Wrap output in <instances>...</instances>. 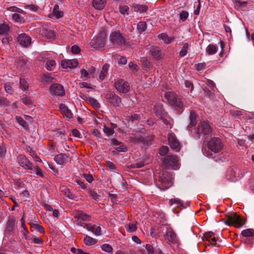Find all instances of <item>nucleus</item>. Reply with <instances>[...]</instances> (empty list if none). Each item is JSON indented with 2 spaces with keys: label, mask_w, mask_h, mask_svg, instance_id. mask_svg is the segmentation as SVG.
Segmentation results:
<instances>
[{
  "label": "nucleus",
  "mask_w": 254,
  "mask_h": 254,
  "mask_svg": "<svg viewBox=\"0 0 254 254\" xmlns=\"http://www.w3.org/2000/svg\"><path fill=\"white\" fill-rule=\"evenodd\" d=\"M9 29V23L3 22L0 24V35L5 34L8 32Z\"/></svg>",
  "instance_id": "2f4dec72"
},
{
  "label": "nucleus",
  "mask_w": 254,
  "mask_h": 254,
  "mask_svg": "<svg viewBox=\"0 0 254 254\" xmlns=\"http://www.w3.org/2000/svg\"><path fill=\"white\" fill-rule=\"evenodd\" d=\"M168 140L169 144L173 150L175 152H179L182 145L179 140L177 138L175 134L170 132L168 134Z\"/></svg>",
  "instance_id": "6e6552de"
},
{
  "label": "nucleus",
  "mask_w": 254,
  "mask_h": 254,
  "mask_svg": "<svg viewBox=\"0 0 254 254\" xmlns=\"http://www.w3.org/2000/svg\"><path fill=\"white\" fill-rule=\"evenodd\" d=\"M164 97L169 104L178 107L181 109L184 108V104L177 98L176 95L174 92L170 91L166 92Z\"/></svg>",
  "instance_id": "423d86ee"
},
{
  "label": "nucleus",
  "mask_w": 254,
  "mask_h": 254,
  "mask_svg": "<svg viewBox=\"0 0 254 254\" xmlns=\"http://www.w3.org/2000/svg\"><path fill=\"white\" fill-rule=\"evenodd\" d=\"M55 161L60 165H62L69 160V157L64 154H59L54 158Z\"/></svg>",
  "instance_id": "4be33fe9"
},
{
  "label": "nucleus",
  "mask_w": 254,
  "mask_h": 254,
  "mask_svg": "<svg viewBox=\"0 0 254 254\" xmlns=\"http://www.w3.org/2000/svg\"><path fill=\"white\" fill-rule=\"evenodd\" d=\"M81 77L83 80L87 79L90 78V74L85 69H82L80 70Z\"/></svg>",
  "instance_id": "3c124183"
},
{
  "label": "nucleus",
  "mask_w": 254,
  "mask_h": 254,
  "mask_svg": "<svg viewBox=\"0 0 254 254\" xmlns=\"http://www.w3.org/2000/svg\"><path fill=\"white\" fill-rule=\"evenodd\" d=\"M75 218L77 225L82 227L87 231L92 232L96 236H100L102 235V231L100 225L87 223V222L91 220L90 215L82 211H79L76 213Z\"/></svg>",
  "instance_id": "f257e3e1"
},
{
  "label": "nucleus",
  "mask_w": 254,
  "mask_h": 254,
  "mask_svg": "<svg viewBox=\"0 0 254 254\" xmlns=\"http://www.w3.org/2000/svg\"><path fill=\"white\" fill-rule=\"evenodd\" d=\"M89 103L92 105L95 108H99L100 106L97 100L93 98H90L89 99Z\"/></svg>",
  "instance_id": "8fccbe9b"
},
{
  "label": "nucleus",
  "mask_w": 254,
  "mask_h": 254,
  "mask_svg": "<svg viewBox=\"0 0 254 254\" xmlns=\"http://www.w3.org/2000/svg\"><path fill=\"white\" fill-rule=\"evenodd\" d=\"M17 41L23 47H26L31 43V38L24 33H21L17 37Z\"/></svg>",
  "instance_id": "f3484780"
},
{
  "label": "nucleus",
  "mask_w": 254,
  "mask_h": 254,
  "mask_svg": "<svg viewBox=\"0 0 254 254\" xmlns=\"http://www.w3.org/2000/svg\"><path fill=\"white\" fill-rule=\"evenodd\" d=\"M110 40L114 45L122 46L125 44V38L119 31L112 32L110 36Z\"/></svg>",
  "instance_id": "9d476101"
},
{
  "label": "nucleus",
  "mask_w": 254,
  "mask_h": 254,
  "mask_svg": "<svg viewBox=\"0 0 254 254\" xmlns=\"http://www.w3.org/2000/svg\"><path fill=\"white\" fill-rule=\"evenodd\" d=\"M50 92L53 96H62L64 94V90L61 84L54 83L51 86Z\"/></svg>",
  "instance_id": "4468645a"
},
{
  "label": "nucleus",
  "mask_w": 254,
  "mask_h": 254,
  "mask_svg": "<svg viewBox=\"0 0 254 254\" xmlns=\"http://www.w3.org/2000/svg\"><path fill=\"white\" fill-rule=\"evenodd\" d=\"M244 220L240 215L236 213H232L227 216L226 223L229 225H233L235 227H239L244 224Z\"/></svg>",
  "instance_id": "1a4fd4ad"
},
{
  "label": "nucleus",
  "mask_w": 254,
  "mask_h": 254,
  "mask_svg": "<svg viewBox=\"0 0 254 254\" xmlns=\"http://www.w3.org/2000/svg\"><path fill=\"white\" fill-rule=\"evenodd\" d=\"M61 191L63 194L70 199L75 200V195L69 190V189L63 187L61 189Z\"/></svg>",
  "instance_id": "a878e982"
},
{
  "label": "nucleus",
  "mask_w": 254,
  "mask_h": 254,
  "mask_svg": "<svg viewBox=\"0 0 254 254\" xmlns=\"http://www.w3.org/2000/svg\"><path fill=\"white\" fill-rule=\"evenodd\" d=\"M116 89L119 92L127 93L129 89L128 83L123 79H118L115 83Z\"/></svg>",
  "instance_id": "f8f14e48"
},
{
  "label": "nucleus",
  "mask_w": 254,
  "mask_h": 254,
  "mask_svg": "<svg viewBox=\"0 0 254 254\" xmlns=\"http://www.w3.org/2000/svg\"><path fill=\"white\" fill-rule=\"evenodd\" d=\"M206 66L204 63H198L195 64V68L198 71H201L205 69Z\"/></svg>",
  "instance_id": "13d9d810"
},
{
  "label": "nucleus",
  "mask_w": 254,
  "mask_h": 254,
  "mask_svg": "<svg viewBox=\"0 0 254 254\" xmlns=\"http://www.w3.org/2000/svg\"><path fill=\"white\" fill-rule=\"evenodd\" d=\"M125 228L127 232L129 233H132L137 230V226L136 223L134 222L129 223L125 226Z\"/></svg>",
  "instance_id": "72a5a7b5"
},
{
  "label": "nucleus",
  "mask_w": 254,
  "mask_h": 254,
  "mask_svg": "<svg viewBox=\"0 0 254 254\" xmlns=\"http://www.w3.org/2000/svg\"><path fill=\"white\" fill-rule=\"evenodd\" d=\"M154 112L155 115L160 118H162L163 117L165 116V113L163 109V106L161 103H156L154 105Z\"/></svg>",
  "instance_id": "412c9836"
},
{
  "label": "nucleus",
  "mask_w": 254,
  "mask_h": 254,
  "mask_svg": "<svg viewBox=\"0 0 254 254\" xmlns=\"http://www.w3.org/2000/svg\"><path fill=\"white\" fill-rule=\"evenodd\" d=\"M90 196L95 200L99 201L101 199L102 196L100 192H97L94 190H91L89 191Z\"/></svg>",
  "instance_id": "473e14b6"
},
{
  "label": "nucleus",
  "mask_w": 254,
  "mask_h": 254,
  "mask_svg": "<svg viewBox=\"0 0 254 254\" xmlns=\"http://www.w3.org/2000/svg\"><path fill=\"white\" fill-rule=\"evenodd\" d=\"M169 148L167 146H163L159 149V154L162 156L165 155L168 152Z\"/></svg>",
  "instance_id": "864d4df0"
},
{
  "label": "nucleus",
  "mask_w": 254,
  "mask_h": 254,
  "mask_svg": "<svg viewBox=\"0 0 254 254\" xmlns=\"http://www.w3.org/2000/svg\"><path fill=\"white\" fill-rule=\"evenodd\" d=\"M212 131L211 128L209 124L205 121L200 123L197 128V133L199 135L208 134Z\"/></svg>",
  "instance_id": "ddd939ff"
},
{
  "label": "nucleus",
  "mask_w": 254,
  "mask_h": 254,
  "mask_svg": "<svg viewBox=\"0 0 254 254\" xmlns=\"http://www.w3.org/2000/svg\"><path fill=\"white\" fill-rule=\"evenodd\" d=\"M60 109L63 115L67 119H70L72 118V114L71 111L64 104H61L60 105Z\"/></svg>",
  "instance_id": "5701e85b"
},
{
  "label": "nucleus",
  "mask_w": 254,
  "mask_h": 254,
  "mask_svg": "<svg viewBox=\"0 0 254 254\" xmlns=\"http://www.w3.org/2000/svg\"><path fill=\"white\" fill-rule=\"evenodd\" d=\"M15 120L16 122L24 128H26L28 127L27 123L20 117L16 116Z\"/></svg>",
  "instance_id": "37998d69"
},
{
  "label": "nucleus",
  "mask_w": 254,
  "mask_h": 254,
  "mask_svg": "<svg viewBox=\"0 0 254 254\" xmlns=\"http://www.w3.org/2000/svg\"><path fill=\"white\" fill-rule=\"evenodd\" d=\"M78 64V61L76 59L63 60L61 62V66L64 69L74 68L77 66Z\"/></svg>",
  "instance_id": "a211bd4d"
},
{
  "label": "nucleus",
  "mask_w": 254,
  "mask_h": 254,
  "mask_svg": "<svg viewBox=\"0 0 254 254\" xmlns=\"http://www.w3.org/2000/svg\"><path fill=\"white\" fill-rule=\"evenodd\" d=\"M71 251L74 254H88L87 253L84 252L80 249H76L74 248H71Z\"/></svg>",
  "instance_id": "bf43d9fd"
},
{
  "label": "nucleus",
  "mask_w": 254,
  "mask_h": 254,
  "mask_svg": "<svg viewBox=\"0 0 254 254\" xmlns=\"http://www.w3.org/2000/svg\"><path fill=\"white\" fill-rule=\"evenodd\" d=\"M141 62L143 69L147 70L149 68L150 66V63L147 59L145 58H142L141 59Z\"/></svg>",
  "instance_id": "79ce46f5"
},
{
  "label": "nucleus",
  "mask_w": 254,
  "mask_h": 254,
  "mask_svg": "<svg viewBox=\"0 0 254 254\" xmlns=\"http://www.w3.org/2000/svg\"><path fill=\"white\" fill-rule=\"evenodd\" d=\"M169 202L171 205H173L174 203L177 204L178 206H182L183 205L182 200L179 198H172L170 200Z\"/></svg>",
  "instance_id": "5fc2aeb1"
},
{
  "label": "nucleus",
  "mask_w": 254,
  "mask_h": 254,
  "mask_svg": "<svg viewBox=\"0 0 254 254\" xmlns=\"http://www.w3.org/2000/svg\"><path fill=\"white\" fill-rule=\"evenodd\" d=\"M109 68V66L107 64H105L103 66V68L100 72L99 75L100 79L103 80L105 79L106 76Z\"/></svg>",
  "instance_id": "c9c22d12"
},
{
  "label": "nucleus",
  "mask_w": 254,
  "mask_h": 254,
  "mask_svg": "<svg viewBox=\"0 0 254 254\" xmlns=\"http://www.w3.org/2000/svg\"><path fill=\"white\" fill-rule=\"evenodd\" d=\"M44 35L50 40H53L55 36L54 31L52 30H46L44 32Z\"/></svg>",
  "instance_id": "ea45409f"
},
{
  "label": "nucleus",
  "mask_w": 254,
  "mask_h": 254,
  "mask_svg": "<svg viewBox=\"0 0 254 254\" xmlns=\"http://www.w3.org/2000/svg\"><path fill=\"white\" fill-rule=\"evenodd\" d=\"M4 88L5 91L9 94H11L12 93V86L10 83H6L4 85Z\"/></svg>",
  "instance_id": "052dcab7"
},
{
  "label": "nucleus",
  "mask_w": 254,
  "mask_h": 254,
  "mask_svg": "<svg viewBox=\"0 0 254 254\" xmlns=\"http://www.w3.org/2000/svg\"><path fill=\"white\" fill-rule=\"evenodd\" d=\"M101 249L107 253H110L113 251V248L109 244H105L101 246Z\"/></svg>",
  "instance_id": "09e8293b"
},
{
  "label": "nucleus",
  "mask_w": 254,
  "mask_h": 254,
  "mask_svg": "<svg viewBox=\"0 0 254 254\" xmlns=\"http://www.w3.org/2000/svg\"><path fill=\"white\" fill-rule=\"evenodd\" d=\"M9 102L6 99L2 97H0V105L7 106L9 105Z\"/></svg>",
  "instance_id": "680f3d73"
},
{
  "label": "nucleus",
  "mask_w": 254,
  "mask_h": 254,
  "mask_svg": "<svg viewBox=\"0 0 254 254\" xmlns=\"http://www.w3.org/2000/svg\"><path fill=\"white\" fill-rule=\"evenodd\" d=\"M159 181L162 184L161 189L164 190L169 188L173 184L172 178L166 172L163 173L161 176H159Z\"/></svg>",
  "instance_id": "9b49d317"
},
{
  "label": "nucleus",
  "mask_w": 254,
  "mask_h": 254,
  "mask_svg": "<svg viewBox=\"0 0 254 254\" xmlns=\"http://www.w3.org/2000/svg\"><path fill=\"white\" fill-rule=\"evenodd\" d=\"M7 10L15 12L12 15V19L15 22L19 23H23L25 21V12L15 6H11L7 8Z\"/></svg>",
  "instance_id": "20e7f679"
},
{
  "label": "nucleus",
  "mask_w": 254,
  "mask_h": 254,
  "mask_svg": "<svg viewBox=\"0 0 254 254\" xmlns=\"http://www.w3.org/2000/svg\"><path fill=\"white\" fill-rule=\"evenodd\" d=\"M182 46V49L179 53V55L181 57H185L187 55L188 50L189 47V44L188 43H182L181 44Z\"/></svg>",
  "instance_id": "7c9ffc66"
},
{
  "label": "nucleus",
  "mask_w": 254,
  "mask_h": 254,
  "mask_svg": "<svg viewBox=\"0 0 254 254\" xmlns=\"http://www.w3.org/2000/svg\"><path fill=\"white\" fill-rule=\"evenodd\" d=\"M32 242L37 244H42L43 243V240L39 237L33 238L32 239Z\"/></svg>",
  "instance_id": "338daca9"
},
{
  "label": "nucleus",
  "mask_w": 254,
  "mask_h": 254,
  "mask_svg": "<svg viewBox=\"0 0 254 254\" xmlns=\"http://www.w3.org/2000/svg\"><path fill=\"white\" fill-rule=\"evenodd\" d=\"M63 15V12L59 10V5L56 4L54 6L53 12L49 15V17L51 18H59L62 17Z\"/></svg>",
  "instance_id": "b1692460"
},
{
  "label": "nucleus",
  "mask_w": 254,
  "mask_h": 254,
  "mask_svg": "<svg viewBox=\"0 0 254 254\" xmlns=\"http://www.w3.org/2000/svg\"><path fill=\"white\" fill-rule=\"evenodd\" d=\"M84 242L87 246H92L95 244L97 242V241L96 239L89 236H86L84 239Z\"/></svg>",
  "instance_id": "f704fd0d"
},
{
  "label": "nucleus",
  "mask_w": 254,
  "mask_h": 254,
  "mask_svg": "<svg viewBox=\"0 0 254 254\" xmlns=\"http://www.w3.org/2000/svg\"><path fill=\"white\" fill-rule=\"evenodd\" d=\"M203 240L208 242V245L216 246L217 239L211 232L205 233L203 237Z\"/></svg>",
  "instance_id": "dca6fc26"
},
{
  "label": "nucleus",
  "mask_w": 254,
  "mask_h": 254,
  "mask_svg": "<svg viewBox=\"0 0 254 254\" xmlns=\"http://www.w3.org/2000/svg\"><path fill=\"white\" fill-rule=\"evenodd\" d=\"M167 238L170 243H177V238L176 234L173 231H169L167 233Z\"/></svg>",
  "instance_id": "c85d7f7f"
},
{
  "label": "nucleus",
  "mask_w": 254,
  "mask_h": 254,
  "mask_svg": "<svg viewBox=\"0 0 254 254\" xmlns=\"http://www.w3.org/2000/svg\"><path fill=\"white\" fill-rule=\"evenodd\" d=\"M46 68L48 70H52L56 66V62L54 60H49L47 62Z\"/></svg>",
  "instance_id": "a18cd8bd"
},
{
  "label": "nucleus",
  "mask_w": 254,
  "mask_h": 254,
  "mask_svg": "<svg viewBox=\"0 0 254 254\" xmlns=\"http://www.w3.org/2000/svg\"><path fill=\"white\" fill-rule=\"evenodd\" d=\"M241 234L244 237H251L254 235V230L248 229L242 231Z\"/></svg>",
  "instance_id": "4c0bfd02"
},
{
  "label": "nucleus",
  "mask_w": 254,
  "mask_h": 254,
  "mask_svg": "<svg viewBox=\"0 0 254 254\" xmlns=\"http://www.w3.org/2000/svg\"><path fill=\"white\" fill-rule=\"evenodd\" d=\"M207 85L209 87V88L212 90H213V89L215 88V84L214 83V82L211 80H207Z\"/></svg>",
  "instance_id": "69168bd1"
},
{
  "label": "nucleus",
  "mask_w": 254,
  "mask_h": 254,
  "mask_svg": "<svg viewBox=\"0 0 254 254\" xmlns=\"http://www.w3.org/2000/svg\"><path fill=\"white\" fill-rule=\"evenodd\" d=\"M71 52L73 54H78L80 52V48L76 45L73 46L71 49Z\"/></svg>",
  "instance_id": "774afa93"
},
{
  "label": "nucleus",
  "mask_w": 254,
  "mask_h": 254,
  "mask_svg": "<svg viewBox=\"0 0 254 254\" xmlns=\"http://www.w3.org/2000/svg\"><path fill=\"white\" fill-rule=\"evenodd\" d=\"M158 37L167 44H170L174 41V38L173 37H170L165 33H162L159 35Z\"/></svg>",
  "instance_id": "c756f323"
},
{
  "label": "nucleus",
  "mask_w": 254,
  "mask_h": 254,
  "mask_svg": "<svg viewBox=\"0 0 254 254\" xmlns=\"http://www.w3.org/2000/svg\"><path fill=\"white\" fill-rule=\"evenodd\" d=\"M139 118V116L137 114H133V115H132L131 116H128L127 117V120H128L129 121L130 120H131L132 121H135V120H137Z\"/></svg>",
  "instance_id": "0e129e2a"
},
{
  "label": "nucleus",
  "mask_w": 254,
  "mask_h": 254,
  "mask_svg": "<svg viewBox=\"0 0 254 254\" xmlns=\"http://www.w3.org/2000/svg\"><path fill=\"white\" fill-rule=\"evenodd\" d=\"M107 33L106 31L102 29L97 36L94 37L90 43V46L96 50L103 48L106 44Z\"/></svg>",
  "instance_id": "7ed1b4c3"
},
{
  "label": "nucleus",
  "mask_w": 254,
  "mask_h": 254,
  "mask_svg": "<svg viewBox=\"0 0 254 254\" xmlns=\"http://www.w3.org/2000/svg\"><path fill=\"white\" fill-rule=\"evenodd\" d=\"M115 127L116 125L113 124H111L109 125H104V132L107 135L110 136L114 133Z\"/></svg>",
  "instance_id": "bb28decb"
},
{
  "label": "nucleus",
  "mask_w": 254,
  "mask_h": 254,
  "mask_svg": "<svg viewBox=\"0 0 254 254\" xmlns=\"http://www.w3.org/2000/svg\"><path fill=\"white\" fill-rule=\"evenodd\" d=\"M197 115L194 111L190 112V125L191 126H194L196 125V119L197 118Z\"/></svg>",
  "instance_id": "e433bc0d"
},
{
  "label": "nucleus",
  "mask_w": 254,
  "mask_h": 254,
  "mask_svg": "<svg viewBox=\"0 0 254 254\" xmlns=\"http://www.w3.org/2000/svg\"><path fill=\"white\" fill-rule=\"evenodd\" d=\"M163 164L168 169L178 170L180 167L179 160L175 155L167 156L164 158Z\"/></svg>",
  "instance_id": "39448f33"
},
{
  "label": "nucleus",
  "mask_w": 254,
  "mask_h": 254,
  "mask_svg": "<svg viewBox=\"0 0 254 254\" xmlns=\"http://www.w3.org/2000/svg\"><path fill=\"white\" fill-rule=\"evenodd\" d=\"M106 2V0H93L92 5L95 9L101 10L104 8Z\"/></svg>",
  "instance_id": "393cba45"
},
{
  "label": "nucleus",
  "mask_w": 254,
  "mask_h": 254,
  "mask_svg": "<svg viewBox=\"0 0 254 254\" xmlns=\"http://www.w3.org/2000/svg\"><path fill=\"white\" fill-rule=\"evenodd\" d=\"M17 162L19 165L25 170L31 171V173H35L40 177H44V172L38 165L33 167L32 163L24 155H19L17 157Z\"/></svg>",
  "instance_id": "f03ea898"
},
{
  "label": "nucleus",
  "mask_w": 254,
  "mask_h": 254,
  "mask_svg": "<svg viewBox=\"0 0 254 254\" xmlns=\"http://www.w3.org/2000/svg\"><path fill=\"white\" fill-rule=\"evenodd\" d=\"M207 146L210 150L214 153L219 152L223 147L221 140L218 137H212L207 143Z\"/></svg>",
  "instance_id": "0eeeda50"
},
{
  "label": "nucleus",
  "mask_w": 254,
  "mask_h": 254,
  "mask_svg": "<svg viewBox=\"0 0 254 254\" xmlns=\"http://www.w3.org/2000/svg\"><path fill=\"white\" fill-rule=\"evenodd\" d=\"M128 66L131 71L133 73H136L139 69V67L133 62L129 63Z\"/></svg>",
  "instance_id": "de8ad7c7"
},
{
  "label": "nucleus",
  "mask_w": 254,
  "mask_h": 254,
  "mask_svg": "<svg viewBox=\"0 0 254 254\" xmlns=\"http://www.w3.org/2000/svg\"><path fill=\"white\" fill-rule=\"evenodd\" d=\"M119 8H120V11L122 14H128V11L129 10V8L127 6V5L121 6Z\"/></svg>",
  "instance_id": "6e6d98bb"
},
{
  "label": "nucleus",
  "mask_w": 254,
  "mask_h": 254,
  "mask_svg": "<svg viewBox=\"0 0 254 254\" xmlns=\"http://www.w3.org/2000/svg\"><path fill=\"white\" fill-rule=\"evenodd\" d=\"M218 50V47L214 44H210L206 48L205 52L207 55H212L216 54Z\"/></svg>",
  "instance_id": "cd10ccee"
},
{
  "label": "nucleus",
  "mask_w": 254,
  "mask_h": 254,
  "mask_svg": "<svg viewBox=\"0 0 254 254\" xmlns=\"http://www.w3.org/2000/svg\"><path fill=\"white\" fill-rule=\"evenodd\" d=\"M106 98L111 104L115 106H120L121 104L120 98L115 95L113 92H109L106 94Z\"/></svg>",
  "instance_id": "2eb2a0df"
},
{
  "label": "nucleus",
  "mask_w": 254,
  "mask_h": 254,
  "mask_svg": "<svg viewBox=\"0 0 254 254\" xmlns=\"http://www.w3.org/2000/svg\"><path fill=\"white\" fill-rule=\"evenodd\" d=\"M149 53L154 59L157 60L161 59L163 55L161 50L157 47H152L151 48Z\"/></svg>",
  "instance_id": "6ab92c4d"
},
{
  "label": "nucleus",
  "mask_w": 254,
  "mask_h": 254,
  "mask_svg": "<svg viewBox=\"0 0 254 254\" xmlns=\"http://www.w3.org/2000/svg\"><path fill=\"white\" fill-rule=\"evenodd\" d=\"M189 17V12L186 10H182L179 14L180 19L182 21H186Z\"/></svg>",
  "instance_id": "c03bdc74"
},
{
  "label": "nucleus",
  "mask_w": 254,
  "mask_h": 254,
  "mask_svg": "<svg viewBox=\"0 0 254 254\" xmlns=\"http://www.w3.org/2000/svg\"><path fill=\"white\" fill-rule=\"evenodd\" d=\"M15 219L13 217H9L6 224L5 233H10L12 232L15 229Z\"/></svg>",
  "instance_id": "aec40b11"
},
{
  "label": "nucleus",
  "mask_w": 254,
  "mask_h": 254,
  "mask_svg": "<svg viewBox=\"0 0 254 254\" xmlns=\"http://www.w3.org/2000/svg\"><path fill=\"white\" fill-rule=\"evenodd\" d=\"M31 227H32V228L38 232H39L42 234H44L45 233V230H44V228L42 226H41L38 224H31Z\"/></svg>",
  "instance_id": "a19ab883"
},
{
  "label": "nucleus",
  "mask_w": 254,
  "mask_h": 254,
  "mask_svg": "<svg viewBox=\"0 0 254 254\" xmlns=\"http://www.w3.org/2000/svg\"><path fill=\"white\" fill-rule=\"evenodd\" d=\"M146 24L144 21H140L137 24V28L140 32H142L146 29Z\"/></svg>",
  "instance_id": "49530a36"
},
{
  "label": "nucleus",
  "mask_w": 254,
  "mask_h": 254,
  "mask_svg": "<svg viewBox=\"0 0 254 254\" xmlns=\"http://www.w3.org/2000/svg\"><path fill=\"white\" fill-rule=\"evenodd\" d=\"M147 254H154V251L153 247L150 245H146L145 247Z\"/></svg>",
  "instance_id": "e2e57ef3"
},
{
  "label": "nucleus",
  "mask_w": 254,
  "mask_h": 254,
  "mask_svg": "<svg viewBox=\"0 0 254 254\" xmlns=\"http://www.w3.org/2000/svg\"><path fill=\"white\" fill-rule=\"evenodd\" d=\"M127 151L126 147L124 145H121L119 147H115L113 152H126Z\"/></svg>",
  "instance_id": "4d7b16f0"
},
{
  "label": "nucleus",
  "mask_w": 254,
  "mask_h": 254,
  "mask_svg": "<svg viewBox=\"0 0 254 254\" xmlns=\"http://www.w3.org/2000/svg\"><path fill=\"white\" fill-rule=\"evenodd\" d=\"M165 116L163 117L162 118H161L162 120L163 125L165 127L171 128L172 127V125L171 123L168 121L165 118Z\"/></svg>",
  "instance_id": "603ef678"
},
{
  "label": "nucleus",
  "mask_w": 254,
  "mask_h": 254,
  "mask_svg": "<svg viewBox=\"0 0 254 254\" xmlns=\"http://www.w3.org/2000/svg\"><path fill=\"white\" fill-rule=\"evenodd\" d=\"M20 87L24 91H26L28 89V84L25 79L22 78H20Z\"/></svg>",
  "instance_id": "58836bf2"
}]
</instances>
